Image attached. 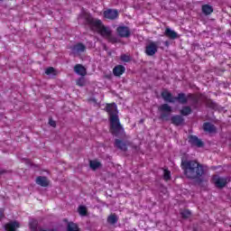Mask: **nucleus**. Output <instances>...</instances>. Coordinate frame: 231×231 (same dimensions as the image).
<instances>
[{
    "mask_svg": "<svg viewBox=\"0 0 231 231\" xmlns=\"http://www.w3.org/2000/svg\"><path fill=\"white\" fill-rule=\"evenodd\" d=\"M181 167L185 176L190 180H196V178H201V176H203V166L196 161L182 160Z\"/></svg>",
    "mask_w": 231,
    "mask_h": 231,
    "instance_id": "1",
    "label": "nucleus"
},
{
    "mask_svg": "<svg viewBox=\"0 0 231 231\" xmlns=\"http://www.w3.org/2000/svg\"><path fill=\"white\" fill-rule=\"evenodd\" d=\"M106 110L108 112L110 116V131L113 134H118L122 133L124 128L120 125V120L118 119V111L116 110V104H108L106 105Z\"/></svg>",
    "mask_w": 231,
    "mask_h": 231,
    "instance_id": "2",
    "label": "nucleus"
},
{
    "mask_svg": "<svg viewBox=\"0 0 231 231\" xmlns=\"http://www.w3.org/2000/svg\"><path fill=\"white\" fill-rule=\"evenodd\" d=\"M88 23L91 30L100 33L102 37H105V39H111V29L104 26L100 20H97L91 16H88Z\"/></svg>",
    "mask_w": 231,
    "mask_h": 231,
    "instance_id": "3",
    "label": "nucleus"
},
{
    "mask_svg": "<svg viewBox=\"0 0 231 231\" xmlns=\"http://www.w3.org/2000/svg\"><path fill=\"white\" fill-rule=\"evenodd\" d=\"M158 46H159L158 42H149L145 47L146 55H149L150 57H152V55H155L156 52L158 51Z\"/></svg>",
    "mask_w": 231,
    "mask_h": 231,
    "instance_id": "4",
    "label": "nucleus"
},
{
    "mask_svg": "<svg viewBox=\"0 0 231 231\" xmlns=\"http://www.w3.org/2000/svg\"><path fill=\"white\" fill-rule=\"evenodd\" d=\"M212 181L217 189H223L230 181V179L219 177L217 175L214 176Z\"/></svg>",
    "mask_w": 231,
    "mask_h": 231,
    "instance_id": "5",
    "label": "nucleus"
},
{
    "mask_svg": "<svg viewBox=\"0 0 231 231\" xmlns=\"http://www.w3.org/2000/svg\"><path fill=\"white\" fill-rule=\"evenodd\" d=\"M83 51H86V46H84L82 43L76 44L71 50V53L74 55V57L80 55V53H83Z\"/></svg>",
    "mask_w": 231,
    "mask_h": 231,
    "instance_id": "6",
    "label": "nucleus"
},
{
    "mask_svg": "<svg viewBox=\"0 0 231 231\" xmlns=\"http://www.w3.org/2000/svg\"><path fill=\"white\" fill-rule=\"evenodd\" d=\"M162 97L165 102H170L171 104L176 102V97H172V94L169 90H162Z\"/></svg>",
    "mask_w": 231,
    "mask_h": 231,
    "instance_id": "7",
    "label": "nucleus"
},
{
    "mask_svg": "<svg viewBox=\"0 0 231 231\" xmlns=\"http://www.w3.org/2000/svg\"><path fill=\"white\" fill-rule=\"evenodd\" d=\"M104 17L106 19H110V20L116 19V17H118V11L113 10V9L106 10L104 12Z\"/></svg>",
    "mask_w": 231,
    "mask_h": 231,
    "instance_id": "8",
    "label": "nucleus"
},
{
    "mask_svg": "<svg viewBox=\"0 0 231 231\" xmlns=\"http://www.w3.org/2000/svg\"><path fill=\"white\" fill-rule=\"evenodd\" d=\"M36 183L40 185V187H48V185H50V180L46 177L39 176L36 178Z\"/></svg>",
    "mask_w": 231,
    "mask_h": 231,
    "instance_id": "9",
    "label": "nucleus"
},
{
    "mask_svg": "<svg viewBox=\"0 0 231 231\" xmlns=\"http://www.w3.org/2000/svg\"><path fill=\"white\" fill-rule=\"evenodd\" d=\"M117 33L120 37H129V35H131V31L125 26H121L117 28Z\"/></svg>",
    "mask_w": 231,
    "mask_h": 231,
    "instance_id": "10",
    "label": "nucleus"
},
{
    "mask_svg": "<svg viewBox=\"0 0 231 231\" xmlns=\"http://www.w3.org/2000/svg\"><path fill=\"white\" fill-rule=\"evenodd\" d=\"M113 73L115 77H121V75H124V73H125V67L122 65H117L114 68Z\"/></svg>",
    "mask_w": 231,
    "mask_h": 231,
    "instance_id": "11",
    "label": "nucleus"
},
{
    "mask_svg": "<svg viewBox=\"0 0 231 231\" xmlns=\"http://www.w3.org/2000/svg\"><path fill=\"white\" fill-rule=\"evenodd\" d=\"M189 143H191V145H196L197 147L203 146V142H201V140H199L197 136L194 135L189 136Z\"/></svg>",
    "mask_w": 231,
    "mask_h": 231,
    "instance_id": "12",
    "label": "nucleus"
},
{
    "mask_svg": "<svg viewBox=\"0 0 231 231\" xmlns=\"http://www.w3.org/2000/svg\"><path fill=\"white\" fill-rule=\"evenodd\" d=\"M19 226H21L19 222H10L5 225V230L6 231H16L17 228H19Z\"/></svg>",
    "mask_w": 231,
    "mask_h": 231,
    "instance_id": "13",
    "label": "nucleus"
},
{
    "mask_svg": "<svg viewBox=\"0 0 231 231\" xmlns=\"http://www.w3.org/2000/svg\"><path fill=\"white\" fill-rule=\"evenodd\" d=\"M164 35L169 37V39H178V32L172 31L171 28H166Z\"/></svg>",
    "mask_w": 231,
    "mask_h": 231,
    "instance_id": "14",
    "label": "nucleus"
},
{
    "mask_svg": "<svg viewBox=\"0 0 231 231\" xmlns=\"http://www.w3.org/2000/svg\"><path fill=\"white\" fill-rule=\"evenodd\" d=\"M74 71L78 73V75H81V77H84L86 75L87 71L84 66L78 64L74 67Z\"/></svg>",
    "mask_w": 231,
    "mask_h": 231,
    "instance_id": "15",
    "label": "nucleus"
},
{
    "mask_svg": "<svg viewBox=\"0 0 231 231\" xmlns=\"http://www.w3.org/2000/svg\"><path fill=\"white\" fill-rule=\"evenodd\" d=\"M116 147H117V149H120V151H127V143H124V141L116 140Z\"/></svg>",
    "mask_w": 231,
    "mask_h": 231,
    "instance_id": "16",
    "label": "nucleus"
},
{
    "mask_svg": "<svg viewBox=\"0 0 231 231\" xmlns=\"http://www.w3.org/2000/svg\"><path fill=\"white\" fill-rule=\"evenodd\" d=\"M160 111H162V113H172V108L171 107V106H169L168 104H163L159 107Z\"/></svg>",
    "mask_w": 231,
    "mask_h": 231,
    "instance_id": "17",
    "label": "nucleus"
},
{
    "mask_svg": "<svg viewBox=\"0 0 231 231\" xmlns=\"http://www.w3.org/2000/svg\"><path fill=\"white\" fill-rule=\"evenodd\" d=\"M202 12L203 14H205V15H210V14L214 12V9L212 8V6L205 5L202 6Z\"/></svg>",
    "mask_w": 231,
    "mask_h": 231,
    "instance_id": "18",
    "label": "nucleus"
},
{
    "mask_svg": "<svg viewBox=\"0 0 231 231\" xmlns=\"http://www.w3.org/2000/svg\"><path fill=\"white\" fill-rule=\"evenodd\" d=\"M100 167H102L100 162L97 160L90 161V169H92V171H97V169H100Z\"/></svg>",
    "mask_w": 231,
    "mask_h": 231,
    "instance_id": "19",
    "label": "nucleus"
},
{
    "mask_svg": "<svg viewBox=\"0 0 231 231\" xmlns=\"http://www.w3.org/2000/svg\"><path fill=\"white\" fill-rule=\"evenodd\" d=\"M171 122L175 124V125H181V124H183V118L180 116H175L171 118Z\"/></svg>",
    "mask_w": 231,
    "mask_h": 231,
    "instance_id": "20",
    "label": "nucleus"
},
{
    "mask_svg": "<svg viewBox=\"0 0 231 231\" xmlns=\"http://www.w3.org/2000/svg\"><path fill=\"white\" fill-rule=\"evenodd\" d=\"M204 131H207L208 133H214V131H216V128L211 124L205 123Z\"/></svg>",
    "mask_w": 231,
    "mask_h": 231,
    "instance_id": "21",
    "label": "nucleus"
},
{
    "mask_svg": "<svg viewBox=\"0 0 231 231\" xmlns=\"http://www.w3.org/2000/svg\"><path fill=\"white\" fill-rule=\"evenodd\" d=\"M78 212L79 216L84 217L88 214V208H86V206H79L78 208Z\"/></svg>",
    "mask_w": 231,
    "mask_h": 231,
    "instance_id": "22",
    "label": "nucleus"
},
{
    "mask_svg": "<svg viewBox=\"0 0 231 231\" xmlns=\"http://www.w3.org/2000/svg\"><path fill=\"white\" fill-rule=\"evenodd\" d=\"M45 75L55 77L57 75V70H55L53 67L47 68L45 69Z\"/></svg>",
    "mask_w": 231,
    "mask_h": 231,
    "instance_id": "23",
    "label": "nucleus"
},
{
    "mask_svg": "<svg viewBox=\"0 0 231 231\" xmlns=\"http://www.w3.org/2000/svg\"><path fill=\"white\" fill-rule=\"evenodd\" d=\"M68 231H79V226L73 222H69L68 225Z\"/></svg>",
    "mask_w": 231,
    "mask_h": 231,
    "instance_id": "24",
    "label": "nucleus"
},
{
    "mask_svg": "<svg viewBox=\"0 0 231 231\" xmlns=\"http://www.w3.org/2000/svg\"><path fill=\"white\" fill-rule=\"evenodd\" d=\"M176 100H178L180 104H185L188 98L183 94H179L178 97H176Z\"/></svg>",
    "mask_w": 231,
    "mask_h": 231,
    "instance_id": "25",
    "label": "nucleus"
},
{
    "mask_svg": "<svg viewBox=\"0 0 231 231\" xmlns=\"http://www.w3.org/2000/svg\"><path fill=\"white\" fill-rule=\"evenodd\" d=\"M107 221L111 225H115V223H116V221H118V217H116V215H110L107 218Z\"/></svg>",
    "mask_w": 231,
    "mask_h": 231,
    "instance_id": "26",
    "label": "nucleus"
},
{
    "mask_svg": "<svg viewBox=\"0 0 231 231\" xmlns=\"http://www.w3.org/2000/svg\"><path fill=\"white\" fill-rule=\"evenodd\" d=\"M163 178H164L165 181H169V180H171V171H169L168 170H164L163 171Z\"/></svg>",
    "mask_w": 231,
    "mask_h": 231,
    "instance_id": "27",
    "label": "nucleus"
},
{
    "mask_svg": "<svg viewBox=\"0 0 231 231\" xmlns=\"http://www.w3.org/2000/svg\"><path fill=\"white\" fill-rule=\"evenodd\" d=\"M181 115H184V116H186L187 115H190L191 110L190 107L186 106L184 107L181 111H180Z\"/></svg>",
    "mask_w": 231,
    "mask_h": 231,
    "instance_id": "28",
    "label": "nucleus"
},
{
    "mask_svg": "<svg viewBox=\"0 0 231 231\" xmlns=\"http://www.w3.org/2000/svg\"><path fill=\"white\" fill-rule=\"evenodd\" d=\"M181 217H184V219H187V217H190V212L187 209L181 211Z\"/></svg>",
    "mask_w": 231,
    "mask_h": 231,
    "instance_id": "29",
    "label": "nucleus"
},
{
    "mask_svg": "<svg viewBox=\"0 0 231 231\" xmlns=\"http://www.w3.org/2000/svg\"><path fill=\"white\" fill-rule=\"evenodd\" d=\"M30 228L31 230H35L37 228V220H31L30 221Z\"/></svg>",
    "mask_w": 231,
    "mask_h": 231,
    "instance_id": "30",
    "label": "nucleus"
},
{
    "mask_svg": "<svg viewBox=\"0 0 231 231\" xmlns=\"http://www.w3.org/2000/svg\"><path fill=\"white\" fill-rule=\"evenodd\" d=\"M78 86H86V79L83 77L77 81Z\"/></svg>",
    "mask_w": 231,
    "mask_h": 231,
    "instance_id": "31",
    "label": "nucleus"
},
{
    "mask_svg": "<svg viewBox=\"0 0 231 231\" xmlns=\"http://www.w3.org/2000/svg\"><path fill=\"white\" fill-rule=\"evenodd\" d=\"M121 60H123V62H129V60H131V57L129 55H122L121 56Z\"/></svg>",
    "mask_w": 231,
    "mask_h": 231,
    "instance_id": "32",
    "label": "nucleus"
},
{
    "mask_svg": "<svg viewBox=\"0 0 231 231\" xmlns=\"http://www.w3.org/2000/svg\"><path fill=\"white\" fill-rule=\"evenodd\" d=\"M49 125H51V127H55V125H57V124L55 123V121H53L52 119L49 120Z\"/></svg>",
    "mask_w": 231,
    "mask_h": 231,
    "instance_id": "33",
    "label": "nucleus"
},
{
    "mask_svg": "<svg viewBox=\"0 0 231 231\" xmlns=\"http://www.w3.org/2000/svg\"><path fill=\"white\" fill-rule=\"evenodd\" d=\"M3 216H4L3 210L0 209V217H3Z\"/></svg>",
    "mask_w": 231,
    "mask_h": 231,
    "instance_id": "34",
    "label": "nucleus"
}]
</instances>
